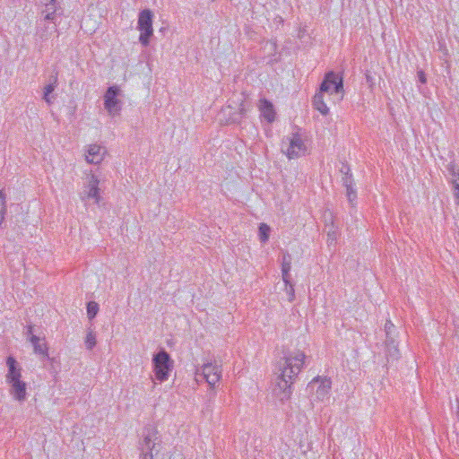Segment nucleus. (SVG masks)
<instances>
[{
    "instance_id": "obj_22",
    "label": "nucleus",
    "mask_w": 459,
    "mask_h": 459,
    "mask_svg": "<svg viewBox=\"0 0 459 459\" xmlns=\"http://www.w3.org/2000/svg\"><path fill=\"white\" fill-rule=\"evenodd\" d=\"M348 195H349V198H350L351 200V198H355V196H356L355 193H354V192H352V191H351V192L349 191V192H348Z\"/></svg>"
},
{
    "instance_id": "obj_1",
    "label": "nucleus",
    "mask_w": 459,
    "mask_h": 459,
    "mask_svg": "<svg viewBox=\"0 0 459 459\" xmlns=\"http://www.w3.org/2000/svg\"><path fill=\"white\" fill-rule=\"evenodd\" d=\"M306 354L301 350L288 351L283 356L279 370L280 374L275 380L273 393L281 400L289 399L291 394V385L301 371L305 361Z\"/></svg>"
},
{
    "instance_id": "obj_25",
    "label": "nucleus",
    "mask_w": 459,
    "mask_h": 459,
    "mask_svg": "<svg viewBox=\"0 0 459 459\" xmlns=\"http://www.w3.org/2000/svg\"><path fill=\"white\" fill-rule=\"evenodd\" d=\"M420 79H421V82H425V80L423 79V76H420Z\"/></svg>"
},
{
    "instance_id": "obj_3",
    "label": "nucleus",
    "mask_w": 459,
    "mask_h": 459,
    "mask_svg": "<svg viewBox=\"0 0 459 459\" xmlns=\"http://www.w3.org/2000/svg\"><path fill=\"white\" fill-rule=\"evenodd\" d=\"M8 373L6 382L11 385L10 392L14 399L22 402L26 399V383L22 380V368L17 366V362L13 357H8L6 360Z\"/></svg>"
},
{
    "instance_id": "obj_11",
    "label": "nucleus",
    "mask_w": 459,
    "mask_h": 459,
    "mask_svg": "<svg viewBox=\"0 0 459 459\" xmlns=\"http://www.w3.org/2000/svg\"><path fill=\"white\" fill-rule=\"evenodd\" d=\"M99 183L100 181L97 177L91 174L89 177L88 185L85 189L86 197L94 199L96 203H99L100 200Z\"/></svg>"
},
{
    "instance_id": "obj_21",
    "label": "nucleus",
    "mask_w": 459,
    "mask_h": 459,
    "mask_svg": "<svg viewBox=\"0 0 459 459\" xmlns=\"http://www.w3.org/2000/svg\"><path fill=\"white\" fill-rule=\"evenodd\" d=\"M454 196L455 198V203L459 205V186L453 187Z\"/></svg>"
},
{
    "instance_id": "obj_12",
    "label": "nucleus",
    "mask_w": 459,
    "mask_h": 459,
    "mask_svg": "<svg viewBox=\"0 0 459 459\" xmlns=\"http://www.w3.org/2000/svg\"><path fill=\"white\" fill-rule=\"evenodd\" d=\"M262 116L270 123L275 119V111L272 102L267 100H261L258 105Z\"/></svg>"
},
{
    "instance_id": "obj_24",
    "label": "nucleus",
    "mask_w": 459,
    "mask_h": 459,
    "mask_svg": "<svg viewBox=\"0 0 459 459\" xmlns=\"http://www.w3.org/2000/svg\"><path fill=\"white\" fill-rule=\"evenodd\" d=\"M55 2H56V0H50V3H51L52 5L55 4Z\"/></svg>"
},
{
    "instance_id": "obj_6",
    "label": "nucleus",
    "mask_w": 459,
    "mask_h": 459,
    "mask_svg": "<svg viewBox=\"0 0 459 459\" xmlns=\"http://www.w3.org/2000/svg\"><path fill=\"white\" fill-rule=\"evenodd\" d=\"M308 147L303 141L302 137L298 134H292L288 141V145L283 152L290 160H294L305 156L308 153Z\"/></svg>"
},
{
    "instance_id": "obj_7",
    "label": "nucleus",
    "mask_w": 459,
    "mask_h": 459,
    "mask_svg": "<svg viewBox=\"0 0 459 459\" xmlns=\"http://www.w3.org/2000/svg\"><path fill=\"white\" fill-rule=\"evenodd\" d=\"M120 90L117 86H111L104 95V106L109 115H117L120 111V102L117 99Z\"/></svg>"
},
{
    "instance_id": "obj_2",
    "label": "nucleus",
    "mask_w": 459,
    "mask_h": 459,
    "mask_svg": "<svg viewBox=\"0 0 459 459\" xmlns=\"http://www.w3.org/2000/svg\"><path fill=\"white\" fill-rule=\"evenodd\" d=\"M342 79L337 74L330 72L325 74L318 91L313 98V107L323 116L330 113V106L343 99Z\"/></svg>"
},
{
    "instance_id": "obj_20",
    "label": "nucleus",
    "mask_w": 459,
    "mask_h": 459,
    "mask_svg": "<svg viewBox=\"0 0 459 459\" xmlns=\"http://www.w3.org/2000/svg\"><path fill=\"white\" fill-rule=\"evenodd\" d=\"M452 185L453 187L459 186V173H453V179H452Z\"/></svg>"
},
{
    "instance_id": "obj_19",
    "label": "nucleus",
    "mask_w": 459,
    "mask_h": 459,
    "mask_svg": "<svg viewBox=\"0 0 459 459\" xmlns=\"http://www.w3.org/2000/svg\"><path fill=\"white\" fill-rule=\"evenodd\" d=\"M85 344L88 349H91L96 344V338L93 333H89L85 339Z\"/></svg>"
},
{
    "instance_id": "obj_15",
    "label": "nucleus",
    "mask_w": 459,
    "mask_h": 459,
    "mask_svg": "<svg viewBox=\"0 0 459 459\" xmlns=\"http://www.w3.org/2000/svg\"><path fill=\"white\" fill-rule=\"evenodd\" d=\"M281 271H282V280L284 281V283H288V280H289V277H290V259H286V257H284V260H283V263H282V265H281Z\"/></svg>"
},
{
    "instance_id": "obj_14",
    "label": "nucleus",
    "mask_w": 459,
    "mask_h": 459,
    "mask_svg": "<svg viewBox=\"0 0 459 459\" xmlns=\"http://www.w3.org/2000/svg\"><path fill=\"white\" fill-rule=\"evenodd\" d=\"M270 227L265 223H261L259 226V238L261 242L265 243L269 238Z\"/></svg>"
},
{
    "instance_id": "obj_13",
    "label": "nucleus",
    "mask_w": 459,
    "mask_h": 459,
    "mask_svg": "<svg viewBox=\"0 0 459 459\" xmlns=\"http://www.w3.org/2000/svg\"><path fill=\"white\" fill-rule=\"evenodd\" d=\"M30 342L34 347V352L39 353L43 356L48 355V348L46 342L43 340H40L39 337L32 335L30 337Z\"/></svg>"
},
{
    "instance_id": "obj_9",
    "label": "nucleus",
    "mask_w": 459,
    "mask_h": 459,
    "mask_svg": "<svg viewBox=\"0 0 459 459\" xmlns=\"http://www.w3.org/2000/svg\"><path fill=\"white\" fill-rule=\"evenodd\" d=\"M203 375L207 383L213 386L221 377V367L213 363L204 364L203 367Z\"/></svg>"
},
{
    "instance_id": "obj_23",
    "label": "nucleus",
    "mask_w": 459,
    "mask_h": 459,
    "mask_svg": "<svg viewBox=\"0 0 459 459\" xmlns=\"http://www.w3.org/2000/svg\"><path fill=\"white\" fill-rule=\"evenodd\" d=\"M53 13H54L47 14L46 15V19H52L53 18Z\"/></svg>"
},
{
    "instance_id": "obj_5",
    "label": "nucleus",
    "mask_w": 459,
    "mask_h": 459,
    "mask_svg": "<svg viewBox=\"0 0 459 459\" xmlns=\"http://www.w3.org/2000/svg\"><path fill=\"white\" fill-rule=\"evenodd\" d=\"M153 13L145 9L140 12L137 21V30L140 32L139 41L142 45L147 46L153 34L152 28Z\"/></svg>"
},
{
    "instance_id": "obj_8",
    "label": "nucleus",
    "mask_w": 459,
    "mask_h": 459,
    "mask_svg": "<svg viewBox=\"0 0 459 459\" xmlns=\"http://www.w3.org/2000/svg\"><path fill=\"white\" fill-rule=\"evenodd\" d=\"M106 155V150L98 144H90L85 150V160L88 163L100 164Z\"/></svg>"
},
{
    "instance_id": "obj_4",
    "label": "nucleus",
    "mask_w": 459,
    "mask_h": 459,
    "mask_svg": "<svg viewBox=\"0 0 459 459\" xmlns=\"http://www.w3.org/2000/svg\"><path fill=\"white\" fill-rule=\"evenodd\" d=\"M152 363L155 378L160 382L168 380L174 367L169 354L165 351H160L153 356Z\"/></svg>"
},
{
    "instance_id": "obj_16",
    "label": "nucleus",
    "mask_w": 459,
    "mask_h": 459,
    "mask_svg": "<svg viewBox=\"0 0 459 459\" xmlns=\"http://www.w3.org/2000/svg\"><path fill=\"white\" fill-rule=\"evenodd\" d=\"M99 311V305L95 301H90L87 304V315L90 319H92Z\"/></svg>"
},
{
    "instance_id": "obj_17",
    "label": "nucleus",
    "mask_w": 459,
    "mask_h": 459,
    "mask_svg": "<svg viewBox=\"0 0 459 459\" xmlns=\"http://www.w3.org/2000/svg\"><path fill=\"white\" fill-rule=\"evenodd\" d=\"M285 291L288 295V300L290 302L293 301L295 299V290L294 286L290 282V280H288V283H285Z\"/></svg>"
},
{
    "instance_id": "obj_26",
    "label": "nucleus",
    "mask_w": 459,
    "mask_h": 459,
    "mask_svg": "<svg viewBox=\"0 0 459 459\" xmlns=\"http://www.w3.org/2000/svg\"><path fill=\"white\" fill-rule=\"evenodd\" d=\"M420 79H421V82H425V80L423 79V76H420Z\"/></svg>"
},
{
    "instance_id": "obj_10",
    "label": "nucleus",
    "mask_w": 459,
    "mask_h": 459,
    "mask_svg": "<svg viewBox=\"0 0 459 459\" xmlns=\"http://www.w3.org/2000/svg\"><path fill=\"white\" fill-rule=\"evenodd\" d=\"M159 439L158 430L155 428H148L143 435V445L150 451V457H152V451L159 445L156 441Z\"/></svg>"
},
{
    "instance_id": "obj_18",
    "label": "nucleus",
    "mask_w": 459,
    "mask_h": 459,
    "mask_svg": "<svg viewBox=\"0 0 459 459\" xmlns=\"http://www.w3.org/2000/svg\"><path fill=\"white\" fill-rule=\"evenodd\" d=\"M55 87V83H50L47 85L44 89V100L48 103H51L50 94L54 91Z\"/></svg>"
}]
</instances>
